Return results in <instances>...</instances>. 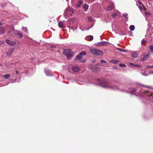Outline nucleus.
I'll return each mask as SVG.
<instances>
[{
	"instance_id": "1",
	"label": "nucleus",
	"mask_w": 153,
	"mask_h": 153,
	"mask_svg": "<svg viewBox=\"0 0 153 153\" xmlns=\"http://www.w3.org/2000/svg\"><path fill=\"white\" fill-rule=\"evenodd\" d=\"M130 91V93L132 94H134L135 93H136L142 97H145L146 99H148L150 98L153 99V94H152L147 90L141 89L139 87L134 88L132 90H131Z\"/></svg>"
},
{
	"instance_id": "2",
	"label": "nucleus",
	"mask_w": 153,
	"mask_h": 153,
	"mask_svg": "<svg viewBox=\"0 0 153 153\" xmlns=\"http://www.w3.org/2000/svg\"><path fill=\"white\" fill-rule=\"evenodd\" d=\"M99 83L100 86L103 88H106L111 90H117L118 89V87L117 85L111 86H110L108 82L105 80H100Z\"/></svg>"
},
{
	"instance_id": "3",
	"label": "nucleus",
	"mask_w": 153,
	"mask_h": 153,
	"mask_svg": "<svg viewBox=\"0 0 153 153\" xmlns=\"http://www.w3.org/2000/svg\"><path fill=\"white\" fill-rule=\"evenodd\" d=\"M90 51L93 54L97 56L103 55V52L96 49H92L90 50Z\"/></svg>"
},
{
	"instance_id": "4",
	"label": "nucleus",
	"mask_w": 153,
	"mask_h": 153,
	"mask_svg": "<svg viewBox=\"0 0 153 153\" xmlns=\"http://www.w3.org/2000/svg\"><path fill=\"white\" fill-rule=\"evenodd\" d=\"M64 54L67 57L69 58L73 56V53L72 51L69 49H65L64 50Z\"/></svg>"
},
{
	"instance_id": "5",
	"label": "nucleus",
	"mask_w": 153,
	"mask_h": 153,
	"mask_svg": "<svg viewBox=\"0 0 153 153\" xmlns=\"http://www.w3.org/2000/svg\"><path fill=\"white\" fill-rule=\"evenodd\" d=\"M149 57V54L146 55L145 53L143 54L140 56L141 61L144 62Z\"/></svg>"
},
{
	"instance_id": "6",
	"label": "nucleus",
	"mask_w": 153,
	"mask_h": 153,
	"mask_svg": "<svg viewBox=\"0 0 153 153\" xmlns=\"http://www.w3.org/2000/svg\"><path fill=\"white\" fill-rule=\"evenodd\" d=\"M114 3L112 2H111L110 5H109L107 7V10L108 11H110L113 9L114 8Z\"/></svg>"
},
{
	"instance_id": "7",
	"label": "nucleus",
	"mask_w": 153,
	"mask_h": 153,
	"mask_svg": "<svg viewBox=\"0 0 153 153\" xmlns=\"http://www.w3.org/2000/svg\"><path fill=\"white\" fill-rule=\"evenodd\" d=\"M45 72L46 74V75L48 76H52L53 75L52 73V72L51 71L48 70H45Z\"/></svg>"
},
{
	"instance_id": "8",
	"label": "nucleus",
	"mask_w": 153,
	"mask_h": 153,
	"mask_svg": "<svg viewBox=\"0 0 153 153\" xmlns=\"http://www.w3.org/2000/svg\"><path fill=\"white\" fill-rule=\"evenodd\" d=\"M109 43V42L105 41H102L97 43V45H106Z\"/></svg>"
},
{
	"instance_id": "9",
	"label": "nucleus",
	"mask_w": 153,
	"mask_h": 153,
	"mask_svg": "<svg viewBox=\"0 0 153 153\" xmlns=\"http://www.w3.org/2000/svg\"><path fill=\"white\" fill-rule=\"evenodd\" d=\"M13 48L9 49L8 51L6 53V54L8 56H10L13 53Z\"/></svg>"
},
{
	"instance_id": "10",
	"label": "nucleus",
	"mask_w": 153,
	"mask_h": 153,
	"mask_svg": "<svg viewBox=\"0 0 153 153\" xmlns=\"http://www.w3.org/2000/svg\"><path fill=\"white\" fill-rule=\"evenodd\" d=\"M58 25L61 28H63L65 27V25L64 24L63 21H60L59 22Z\"/></svg>"
},
{
	"instance_id": "11",
	"label": "nucleus",
	"mask_w": 153,
	"mask_h": 153,
	"mask_svg": "<svg viewBox=\"0 0 153 153\" xmlns=\"http://www.w3.org/2000/svg\"><path fill=\"white\" fill-rule=\"evenodd\" d=\"M139 54L137 51H134L132 53L131 56L133 58H136L138 56Z\"/></svg>"
},
{
	"instance_id": "12",
	"label": "nucleus",
	"mask_w": 153,
	"mask_h": 153,
	"mask_svg": "<svg viewBox=\"0 0 153 153\" xmlns=\"http://www.w3.org/2000/svg\"><path fill=\"white\" fill-rule=\"evenodd\" d=\"M5 42L8 44L11 45H15V42H11L10 40L6 39L5 41Z\"/></svg>"
},
{
	"instance_id": "13",
	"label": "nucleus",
	"mask_w": 153,
	"mask_h": 153,
	"mask_svg": "<svg viewBox=\"0 0 153 153\" xmlns=\"http://www.w3.org/2000/svg\"><path fill=\"white\" fill-rule=\"evenodd\" d=\"M72 70L75 72H76L79 70L80 68L78 66H73L72 68Z\"/></svg>"
},
{
	"instance_id": "14",
	"label": "nucleus",
	"mask_w": 153,
	"mask_h": 153,
	"mask_svg": "<svg viewBox=\"0 0 153 153\" xmlns=\"http://www.w3.org/2000/svg\"><path fill=\"white\" fill-rule=\"evenodd\" d=\"M138 3L140 5L138 6V7H139L140 10L142 12L143 10H144V9L142 7V6H143V4L140 0L138 1Z\"/></svg>"
},
{
	"instance_id": "15",
	"label": "nucleus",
	"mask_w": 153,
	"mask_h": 153,
	"mask_svg": "<svg viewBox=\"0 0 153 153\" xmlns=\"http://www.w3.org/2000/svg\"><path fill=\"white\" fill-rule=\"evenodd\" d=\"M120 14V13L118 10H116L112 15V16L113 18H115L117 15Z\"/></svg>"
},
{
	"instance_id": "16",
	"label": "nucleus",
	"mask_w": 153,
	"mask_h": 153,
	"mask_svg": "<svg viewBox=\"0 0 153 153\" xmlns=\"http://www.w3.org/2000/svg\"><path fill=\"white\" fill-rule=\"evenodd\" d=\"M4 28L3 27H0V35L4 34Z\"/></svg>"
},
{
	"instance_id": "17",
	"label": "nucleus",
	"mask_w": 153,
	"mask_h": 153,
	"mask_svg": "<svg viewBox=\"0 0 153 153\" xmlns=\"http://www.w3.org/2000/svg\"><path fill=\"white\" fill-rule=\"evenodd\" d=\"M88 7V5L86 4H84L83 6V7L85 11H87Z\"/></svg>"
},
{
	"instance_id": "18",
	"label": "nucleus",
	"mask_w": 153,
	"mask_h": 153,
	"mask_svg": "<svg viewBox=\"0 0 153 153\" xmlns=\"http://www.w3.org/2000/svg\"><path fill=\"white\" fill-rule=\"evenodd\" d=\"M129 65L133 67H140V65H135L132 63L130 62L129 63Z\"/></svg>"
},
{
	"instance_id": "19",
	"label": "nucleus",
	"mask_w": 153,
	"mask_h": 153,
	"mask_svg": "<svg viewBox=\"0 0 153 153\" xmlns=\"http://www.w3.org/2000/svg\"><path fill=\"white\" fill-rule=\"evenodd\" d=\"M82 3V2L81 0H79L78 2V3L76 4V5L77 7H80Z\"/></svg>"
},
{
	"instance_id": "20",
	"label": "nucleus",
	"mask_w": 153,
	"mask_h": 153,
	"mask_svg": "<svg viewBox=\"0 0 153 153\" xmlns=\"http://www.w3.org/2000/svg\"><path fill=\"white\" fill-rule=\"evenodd\" d=\"M22 30L23 31L25 32L26 33H28L27 29L26 27H23Z\"/></svg>"
},
{
	"instance_id": "21",
	"label": "nucleus",
	"mask_w": 153,
	"mask_h": 153,
	"mask_svg": "<svg viewBox=\"0 0 153 153\" xmlns=\"http://www.w3.org/2000/svg\"><path fill=\"white\" fill-rule=\"evenodd\" d=\"M82 56L81 55H77L76 57V59H77L78 60H80L82 58Z\"/></svg>"
},
{
	"instance_id": "22",
	"label": "nucleus",
	"mask_w": 153,
	"mask_h": 153,
	"mask_svg": "<svg viewBox=\"0 0 153 153\" xmlns=\"http://www.w3.org/2000/svg\"><path fill=\"white\" fill-rule=\"evenodd\" d=\"M17 34L20 37V38H22V37L23 34L20 32L19 31L18 32Z\"/></svg>"
},
{
	"instance_id": "23",
	"label": "nucleus",
	"mask_w": 153,
	"mask_h": 153,
	"mask_svg": "<svg viewBox=\"0 0 153 153\" xmlns=\"http://www.w3.org/2000/svg\"><path fill=\"white\" fill-rule=\"evenodd\" d=\"M129 28L131 31H133L134 30L135 27L134 25H131L129 27Z\"/></svg>"
},
{
	"instance_id": "24",
	"label": "nucleus",
	"mask_w": 153,
	"mask_h": 153,
	"mask_svg": "<svg viewBox=\"0 0 153 153\" xmlns=\"http://www.w3.org/2000/svg\"><path fill=\"white\" fill-rule=\"evenodd\" d=\"M10 77V76L9 75L6 74L3 76V77L5 79H8Z\"/></svg>"
},
{
	"instance_id": "25",
	"label": "nucleus",
	"mask_w": 153,
	"mask_h": 153,
	"mask_svg": "<svg viewBox=\"0 0 153 153\" xmlns=\"http://www.w3.org/2000/svg\"><path fill=\"white\" fill-rule=\"evenodd\" d=\"M110 62L114 64H116L118 63V61L115 60H112Z\"/></svg>"
},
{
	"instance_id": "26",
	"label": "nucleus",
	"mask_w": 153,
	"mask_h": 153,
	"mask_svg": "<svg viewBox=\"0 0 153 153\" xmlns=\"http://www.w3.org/2000/svg\"><path fill=\"white\" fill-rule=\"evenodd\" d=\"M91 70L92 71H94L96 70V66L95 65H93L91 66Z\"/></svg>"
},
{
	"instance_id": "27",
	"label": "nucleus",
	"mask_w": 153,
	"mask_h": 153,
	"mask_svg": "<svg viewBox=\"0 0 153 153\" xmlns=\"http://www.w3.org/2000/svg\"><path fill=\"white\" fill-rule=\"evenodd\" d=\"M80 55H85L86 54V53L85 51H83L81 52L80 53Z\"/></svg>"
},
{
	"instance_id": "28",
	"label": "nucleus",
	"mask_w": 153,
	"mask_h": 153,
	"mask_svg": "<svg viewBox=\"0 0 153 153\" xmlns=\"http://www.w3.org/2000/svg\"><path fill=\"white\" fill-rule=\"evenodd\" d=\"M149 48L151 52L153 53V45L150 46H149Z\"/></svg>"
},
{
	"instance_id": "29",
	"label": "nucleus",
	"mask_w": 153,
	"mask_h": 153,
	"mask_svg": "<svg viewBox=\"0 0 153 153\" xmlns=\"http://www.w3.org/2000/svg\"><path fill=\"white\" fill-rule=\"evenodd\" d=\"M151 15L150 13L149 12H146L145 13V15L147 16H148Z\"/></svg>"
},
{
	"instance_id": "30",
	"label": "nucleus",
	"mask_w": 153,
	"mask_h": 153,
	"mask_svg": "<svg viewBox=\"0 0 153 153\" xmlns=\"http://www.w3.org/2000/svg\"><path fill=\"white\" fill-rule=\"evenodd\" d=\"M141 73L142 74V75H143L144 76H148V74H147L145 72H141Z\"/></svg>"
},
{
	"instance_id": "31",
	"label": "nucleus",
	"mask_w": 153,
	"mask_h": 153,
	"mask_svg": "<svg viewBox=\"0 0 153 153\" xmlns=\"http://www.w3.org/2000/svg\"><path fill=\"white\" fill-rule=\"evenodd\" d=\"M146 41V40H144V39H143L141 41V44L142 45H144L145 44V42Z\"/></svg>"
},
{
	"instance_id": "32",
	"label": "nucleus",
	"mask_w": 153,
	"mask_h": 153,
	"mask_svg": "<svg viewBox=\"0 0 153 153\" xmlns=\"http://www.w3.org/2000/svg\"><path fill=\"white\" fill-rule=\"evenodd\" d=\"M93 20V18L91 16H89L88 17V20L90 21V22H92Z\"/></svg>"
},
{
	"instance_id": "33",
	"label": "nucleus",
	"mask_w": 153,
	"mask_h": 153,
	"mask_svg": "<svg viewBox=\"0 0 153 153\" xmlns=\"http://www.w3.org/2000/svg\"><path fill=\"white\" fill-rule=\"evenodd\" d=\"M89 38H90V39H89V40L90 41H91L93 40V36H91V35L90 36H89Z\"/></svg>"
},
{
	"instance_id": "34",
	"label": "nucleus",
	"mask_w": 153,
	"mask_h": 153,
	"mask_svg": "<svg viewBox=\"0 0 153 153\" xmlns=\"http://www.w3.org/2000/svg\"><path fill=\"white\" fill-rule=\"evenodd\" d=\"M119 65L120 67H126V65L123 64H120Z\"/></svg>"
},
{
	"instance_id": "35",
	"label": "nucleus",
	"mask_w": 153,
	"mask_h": 153,
	"mask_svg": "<svg viewBox=\"0 0 153 153\" xmlns=\"http://www.w3.org/2000/svg\"><path fill=\"white\" fill-rule=\"evenodd\" d=\"M123 16H124V17L126 18L127 19L128 18L127 17V16H128V14L127 13H125L123 14Z\"/></svg>"
},
{
	"instance_id": "36",
	"label": "nucleus",
	"mask_w": 153,
	"mask_h": 153,
	"mask_svg": "<svg viewBox=\"0 0 153 153\" xmlns=\"http://www.w3.org/2000/svg\"><path fill=\"white\" fill-rule=\"evenodd\" d=\"M146 67L147 68H153V65H147Z\"/></svg>"
},
{
	"instance_id": "37",
	"label": "nucleus",
	"mask_w": 153,
	"mask_h": 153,
	"mask_svg": "<svg viewBox=\"0 0 153 153\" xmlns=\"http://www.w3.org/2000/svg\"><path fill=\"white\" fill-rule=\"evenodd\" d=\"M100 62L101 63H106V62L105 61V60H100Z\"/></svg>"
},
{
	"instance_id": "38",
	"label": "nucleus",
	"mask_w": 153,
	"mask_h": 153,
	"mask_svg": "<svg viewBox=\"0 0 153 153\" xmlns=\"http://www.w3.org/2000/svg\"><path fill=\"white\" fill-rule=\"evenodd\" d=\"M4 41H0V45H2L4 43Z\"/></svg>"
},
{
	"instance_id": "39",
	"label": "nucleus",
	"mask_w": 153,
	"mask_h": 153,
	"mask_svg": "<svg viewBox=\"0 0 153 153\" xmlns=\"http://www.w3.org/2000/svg\"><path fill=\"white\" fill-rule=\"evenodd\" d=\"M94 0H88V2L91 3L92 2L94 1Z\"/></svg>"
},
{
	"instance_id": "40",
	"label": "nucleus",
	"mask_w": 153,
	"mask_h": 153,
	"mask_svg": "<svg viewBox=\"0 0 153 153\" xmlns=\"http://www.w3.org/2000/svg\"><path fill=\"white\" fill-rule=\"evenodd\" d=\"M117 49L121 51H125V50L122 49H120V48H117Z\"/></svg>"
},
{
	"instance_id": "41",
	"label": "nucleus",
	"mask_w": 153,
	"mask_h": 153,
	"mask_svg": "<svg viewBox=\"0 0 153 153\" xmlns=\"http://www.w3.org/2000/svg\"><path fill=\"white\" fill-rule=\"evenodd\" d=\"M77 27H72V29L73 30V31H74V30H76V29H77Z\"/></svg>"
},
{
	"instance_id": "42",
	"label": "nucleus",
	"mask_w": 153,
	"mask_h": 153,
	"mask_svg": "<svg viewBox=\"0 0 153 153\" xmlns=\"http://www.w3.org/2000/svg\"><path fill=\"white\" fill-rule=\"evenodd\" d=\"M6 5V3H5L4 4L2 5V6L3 7H4Z\"/></svg>"
},
{
	"instance_id": "43",
	"label": "nucleus",
	"mask_w": 153,
	"mask_h": 153,
	"mask_svg": "<svg viewBox=\"0 0 153 153\" xmlns=\"http://www.w3.org/2000/svg\"><path fill=\"white\" fill-rule=\"evenodd\" d=\"M79 29L82 31H84V29H82L80 27H79Z\"/></svg>"
},
{
	"instance_id": "44",
	"label": "nucleus",
	"mask_w": 153,
	"mask_h": 153,
	"mask_svg": "<svg viewBox=\"0 0 153 153\" xmlns=\"http://www.w3.org/2000/svg\"><path fill=\"white\" fill-rule=\"evenodd\" d=\"M149 73L151 74H153V71H150Z\"/></svg>"
},
{
	"instance_id": "45",
	"label": "nucleus",
	"mask_w": 153,
	"mask_h": 153,
	"mask_svg": "<svg viewBox=\"0 0 153 153\" xmlns=\"http://www.w3.org/2000/svg\"><path fill=\"white\" fill-rule=\"evenodd\" d=\"M120 91H125V92H127V91H125L124 90H121Z\"/></svg>"
},
{
	"instance_id": "46",
	"label": "nucleus",
	"mask_w": 153,
	"mask_h": 153,
	"mask_svg": "<svg viewBox=\"0 0 153 153\" xmlns=\"http://www.w3.org/2000/svg\"><path fill=\"white\" fill-rule=\"evenodd\" d=\"M91 27H89V28H88V29H84V30H88L90 28H91Z\"/></svg>"
},
{
	"instance_id": "47",
	"label": "nucleus",
	"mask_w": 153,
	"mask_h": 153,
	"mask_svg": "<svg viewBox=\"0 0 153 153\" xmlns=\"http://www.w3.org/2000/svg\"><path fill=\"white\" fill-rule=\"evenodd\" d=\"M16 74H18V72L17 71H16Z\"/></svg>"
},
{
	"instance_id": "48",
	"label": "nucleus",
	"mask_w": 153,
	"mask_h": 153,
	"mask_svg": "<svg viewBox=\"0 0 153 153\" xmlns=\"http://www.w3.org/2000/svg\"><path fill=\"white\" fill-rule=\"evenodd\" d=\"M64 15V17H65V18H66V16H65V14H64V15Z\"/></svg>"
},
{
	"instance_id": "49",
	"label": "nucleus",
	"mask_w": 153,
	"mask_h": 153,
	"mask_svg": "<svg viewBox=\"0 0 153 153\" xmlns=\"http://www.w3.org/2000/svg\"><path fill=\"white\" fill-rule=\"evenodd\" d=\"M72 27H70V28H71V29H72Z\"/></svg>"
},
{
	"instance_id": "50",
	"label": "nucleus",
	"mask_w": 153,
	"mask_h": 153,
	"mask_svg": "<svg viewBox=\"0 0 153 153\" xmlns=\"http://www.w3.org/2000/svg\"><path fill=\"white\" fill-rule=\"evenodd\" d=\"M66 1L67 2H68L69 1V0H66Z\"/></svg>"
},
{
	"instance_id": "51",
	"label": "nucleus",
	"mask_w": 153,
	"mask_h": 153,
	"mask_svg": "<svg viewBox=\"0 0 153 153\" xmlns=\"http://www.w3.org/2000/svg\"><path fill=\"white\" fill-rule=\"evenodd\" d=\"M2 86V85H0V87Z\"/></svg>"
},
{
	"instance_id": "52",
	"label": "nucleus",
	"mask_w": 153,
	"mask_h": 153,
	"mask_svg": "<svg viewBox=\"0 0 153 153\" xmlns=\"http://www.w3.org/2000/svg\"><path fill=\"white\" fill-rule=\"evenodd\" d=\"M146 20H147V18H146Z\"/></svg>"
},
{
	"instance_id": "53",
	"label": "nucleus",
	"mask_w": 153,
	"mask_h": 153,
	"mask_svg": "<svg viewBox=\"0 0 153 153\" xmlns=\"http://www.w3.org/2000/svg\"><path fill=\"white\" fill-rule=\"evenodd\" d=\"M130 88H128V90H130Z\"/></svg>"
},
{
	"instance_id": "54",
	"label": "nucleus",
	"mask_w": 153,
	"mask_h": 153,
	"mask_svg": "<svg viewBox=\"0 0 153 153\" xmlns=\"http://www.w3.org/2000/svg\"><path fill=\"white\" fill-rule=\"evenodd\" d=\"M94 62V61H92V62Z\"/></svg>"
},
{
	"instance_id": "55",
	"label": "nucleus",
	"mask_w": 153,
	"mask_h": 153,
	"mask_svg": "<svg viewBox=\"0 0 153 153\" xmlns=\"http://www.w3.org/2000/svg\"><path fill=\"white\" fill-rule=\"evenodd\" d=\"M148 1H151V0H148Z\"/></svg>"
},
{
	"instance_id": "56",
	"label": "nucleus",
	"mask_w": 153,
	"mask_h": 153,
	"mask_svg": "<svg viewBox=\"0 0 153 153\" xmlns=\"http://www.w3.org/2000/svg\"><path fill=\"white\" fill-rule=\"evenodd\" d=\"M141 86H143V85H141Z\"/></svg>"
}]
</instances>
